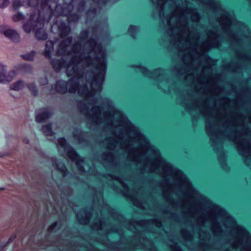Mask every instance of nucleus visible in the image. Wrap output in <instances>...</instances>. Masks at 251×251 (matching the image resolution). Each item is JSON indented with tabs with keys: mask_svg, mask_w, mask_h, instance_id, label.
Instances as JSON below:
<instances>
[{
	"mask_svg": "<svg viewBox=\"0 0 251 251\" xmlns=\"http://www.w3.org/2000/svg\"><path fill=\"white\" fill-rule=\"evenodd\" d=\"M206 221V217L204 214L199 216L197 218V223L200 226H203Z\"/></svg>",
	"mask_w": 251,
	"mask_h": 251,
	"instance_id": "obj_25",
	"label": "nucleus"
},
{
	"mask_svg": "<svg viewBox=\"0 0 251 251\" xmlns=\"http://www.w3.org/2000/svg\"><path fill=\"white\" fill-rule=\"evenodd\" d=\"M85 3L84 1H81L78 4V11L81 12L84 9Z\"/></svg>",
	"mask_w": 251,
	"mask_h": 251,
	"instance_id": "obj_30",
	"label": "nucleus"
},
{
	"mask_svg": "<svg viewBox=\"0 0 251 251\" xmlns=\"http://www.w3.org/2000/svg\"><path fill=\"white\" fill-rule=\"evenodd\" d=\"M48 83V79L46 77H43L40 80V83L42 85H45L47 84Z\"/></svg>",
	"mask_w": 251,
	"mask_h": 251,
	"instance_id": "obj_35",
	"label": "nucleus"
},
{
	"mask_svg": "<svg viewBox=\"0 0 251 251\" xmlns=\"http://www.w3.org/2000/svg\"><path fill=\"white\" fill-rule=\"evenodd\" d=\"M42 130L46 136H51L53 134L51 130V124L44 125L42 127Z\"/></svg>",
	"mask_w": 251,
	"mask_h": 251,
	"instance_id": "obj_23",
	"label": "nucleus"
},
{
	"mask_svg": "<svg viewBox=\"0 0 251 251\" xmlns=\"http://www.w3.org/2000/svg\"><path fill=\"white\" fill-rule=\"evenodd\" d=\"M35 32V36L38 40H44L47 38V34L43 29V26L40 28L39 26L36 28Z\"/></svg>",
	"mask_w": 251,
	"mask_h": 251,
	"instance_id": "obj_18",
	"label": "nucleus"
},
{
	"mask_svg": "<svg viewBox=\"0 0 251 251\" xmlns=\"http://www.w3.org/2000/svg\"><path fill=\"white\" fill-rule=\"evenodd\" d=\"M132 67H136L138 69V71L142 73L145 76L150 78H153L155 79L161 80V79H164L166 84L168 83L167 81L165 79L164 77V71L161 69H158L155 70L153 72H150L146 68L141 66H132Z\"/></svg>",
	"mask_w": 251,
	"mask_h": 251,
	"instance_id": "obj_6",
	"label": "nucleus"
},
{
	"mask_svg": "<svg viewBox=\"0 0 251 251\" xmlns=\"http://www.w3.org/2000/svg\"><path fill=\"white\" fill-rule=\"evenodd\" d=\"M88 37L87 30H83L80 34L78 42H75L72 47L70 45L72 38L69 37L60 42L56 51L57 55L67 56L69 61L64 58L61 59H53L50 63L56 72H59L63 68L67 67L71 64H74L75 70L84 71L95 70L99 72V81L97 85V90L100 91L101 83L104 80L106 70V51L99 42L95 33L92 37L85 42L83 47L81 43L84 42Z\"/></svg>",
	"mask_w": 251,
	"mask_h": 251,
	"instance_id": "obj_3",
	"label": "nucleus"
},
{
	"mask_svg": "<svg viewBox=\"0 0 251 251\" xmlns=\"http://www.w3.org/2000/svg\"><path fill=\"white\" fill-rule=\"evenodd\" d=\"M206 118L205 129L214 150L218 152V160L221 167L228 170L226 163V154L222 150V143L225 139L232 141L236 145L240 155L244 158L245 163L251 166V143L244 138L242 121L232 114L225 111L220 113L215 107L209 105H198V116Z\"/></svg>",
	"mask_w": 251,
	"mask_h": 251,
	"instance_id": "obj_2",
	"label": "nucleus"
},
{
	"mask_svg": "<svg viewBox=\"0 0 251 251\" xmlns=\"http://www.w3.org/2000/svg\"><path fill=\"white\" fill-rule=\"evenodd\" d=\"M24 142L25 143L28 144L29 143V140L27 138H25L24 139Z\"/></svg>",
	"mask_w": 251,
	"mask_h": 251,
	"instance_id": "obj_39",
	"label": "nucleus"
},
{
	"mask_svg": "<svg viewBox=\"0 0 251 251\" xmlns=\"http://www.w3.org/2000/svg\"><path fill=\"white\" fill-rule=\"evenodd\" d=\"M92 228L94 230H103L105 228V224L102 220H100L98 222L94 223L92 225Z\"/></svg>",
	"mask_w": 251,
	"mask_h": 251,
	"instance_id": "obj_22",
	"label": "nucleus"
},
{
	"mask_svg": "<svg viewBox=\"0 0 251 251\" xmlns=\"http://www.w3.org/2000/svg\"><path fill=\"white\" fill-rule=\"evenodd\" d=\"M140 223L141 225L148 224L149 225L154 226L160 228L162 226V223L161 221L158 219H152L148 221H141Z\"/></svg>",
	"mask_w": 251,
	"mask_h": 251,
	"instance_id": "obj_19",
	"label": "nucleus"
},
{
	"mask_svg": "<svg viewBox=\"0 0 251 251\" xmlns=\"http://www.w3.org/2000/svg\"><path fill=\"white\" fill-rule=\"evenodd\" d=\"M25 86V84L23 81L19 80L13 83H12L10 87L11 90L14 91H19Z\"/></svg>",
	"mask_w": 251,
	"mask_h": 251,
	"instance_id": "obj_20",
	"label": "nucleus"
},
{
	"mask_svg": "<svg viewBox=\"0 0 251 251\" xmlns=\"http://www.w3.org/2000/svg\"><path fill=\"white\" fill-rule=\"evenodd\" d=\"M100 196L101 197V200H100V201H101L103 204V207L102 208V211H104V209H107L109 212H110V208L109 207V206L106 204H104L103 203V200H102V196L101 194H100Z\"/></svg>",
	"mask_w": 251,
	"mask_h": 251,
	"instance_id": "obj_33",
	"label": "nucleus"
},
{
	"mask_svg": "<svg viewBox=\"0 0 251 251\" xmlns=\"http://www.w3.org/2000/svg\"><path fill=\"white\" fill-rule=\"evenodd\" d=\"M204 234H205V237H207V236H208L209 235L207 234V232H204Z\"/></svg>",
	"mask_w": 251,
	"mask_h": 251,
	"instance_id": "obj_40",
	"label": "nucleus"
},
{
	"mask_svg": "<svg viewBox=\"0 0 251 251\" xmlns=\"http://www.w3.org/2000/svg\"><path fill=\"white\" fill-rule=\"evenodd\" d=\"M24 19V16L21 13H17L12 17V19L14 22H18Z\"/></svg>",
	"mask_w": 251,
	"mask_h": 251,
	"instance_id": "obj_28",
	"label": "nucleus"
},
{
	"mask_svg": "<svg viewBox=\"0 0 251 251\" xmlns=\"http://www.w3.org/2000/svg\"><path fill=\"white\" fill-rule=\"evenodd\" d=\"M181 235L186 242H191L192 241L193 234L186 229H182L181 230Z\"/></svg>",
	"mask_w": 251,
	"mask_h": 251,
	"instance_id": "obj_21",
	"label": "nucleus"
},
{
	"mask_svg": "<svg viewBox=\"0 0 251 251\" xmlns=\"http://www.w3.org/2000/svg\"><path fill=\"white\" fill-rule=\"evenodd\" d=\"M15 76L16 73L14 71H11L7 73L6 66L0 64V83L9 82Z\"/></svg>",
	"mask_w": 251,
	"mask_h": 251,
	"instance_id": "obj_8",
	"label": "nucleus"
},
{
	"mask_svg": "<svg viewBox=\"0 0 251 251\" xmlns=\"http://www.w3.org/2000/svg\"><path fill=\"white\" fill-rule=\"evenodd\" d=\"M68 14L69 15V16L68 18L69 22L72 21H76L79 18L78 15L77 14L71 15L70 12L68 13Z\"/></svg>",
	"mask_w": 251,
	"mask_h": 251,
	"instance_id": "obj_29",
	"label": "nucleus"
},
{
	"mask_svg": "<svg viewBox=\"0 0 251 251\" xmlns=\"http://www.w3.org/2000/svg\"><path fill=\"white\" fill-rule=\"evenodd\" d=\"M96 3L99 0H94ZM152 16L159 18L168 26L171 44L180 52L186 51V8L177 6L176 0H151Z\"/></svg>",
	"mask_w": 251,
	"mask_h": 251,
	"instance_id": "obj_4",
	"label": "nucleus"
},
{
	"mask_svg": "<svg viewBox=\"0 0 251 251\" xmlns=\"http://www.w3.org/2000/svg\"><path fill=\"white\" fill-rule=\"evenodd\" d=\"M59 225V223L58 222H55L53 225H51L48 228L49 231L51 232L55 230L56 228V227Z\"/></svg>",
	"mask_w": 251,
	"mask_h": 251,
	"instance_id": "obj_31",
	"label": "nucleus"
},
{
	"mask_svg": "<svg viewBox=\"0 0 251 251\" xmlns=\"http://www.w3.org/2000/svg\"><path fill=\"white\" fill-rule=\"evenodd\" d=\"M43 26V21L39 18L38 15L32 14L29 20L23 25L24 31L28 33L33 30H36L37 27Z\"/></svg>",
	"mask_w": 251,
	"mask_h": 251,
	"instance_id": "obj_7",
	"label": "nucleus"
},
{
	"mask_svg": "<svg viewBox=\"0 0 251 251\" xmlns=\"http://www.w3.org/2000/svg\"><path fill=\"white\" fill-rule=\"evenodd\" d=\"M95 12L94 11V10H90V11H89L87 13V17H89V16H90L91 15H95Z\"/></svg>",
	"mask_w": 251,
	"mask_h": 251,
	"instance_id": "obj_37",
	"label": "nucleus"
},
{
	"mask_svg": "<svg viewBox=\"0 0 251 251\" xmlns=\"http://www.w3.org/2000/svg\"><path fill=\"white\" fill-rule=\"evenodd\" d=\"M58 30L61 37H63L68 35L70 32V27L64 23H60L58 25Z\"/></svg>",
	"mask_w": 251,
	"mask_h": 251,
	"instance_id": "obj_17",
	"label": "nucleus"
},
{
	"mask_svg": "<svg viewBox=\"0 0 251 251\" xmlns=\"http://www.w3.org/2000/svg\"><path fill=\"white\" fill-rule=\"evenodd\" d=\"M101 163L106 166L114 167L116 165V159L113 153L109 152L103 153L101 156Z\"/></svg>",
	"mask_w": 251,
	"mask_h": 251,
	"instance_id": "obj_11",
	"label": "nucleus"
},
{
	"mask_svg": "<svg viewBox=\"0 0 251 251\" xmlns=\"http://www.w3.org/2000/svg\"><path fill=\"white\" fill-rule=\"evenodd\" d=\"M51 162L54 169L60 172L63 177L66 176L67 170L63 163L58 162L56 159L53 158H51Z\"/></svg>",
	"mask_w": 251,
	"mask_h": 251,
	"instance_id": "obj_13",
	"label": "nucleus"
},
{
	"mask_svg": "<svg viewBox=\"0 0 251 251\" xmlns=\"http://www.w3.org/2000/svg\"><path fill=\"white\" fill-rule=\"evenodd\" d=\"M92 214V212L91 210L88 211L85 209H82L77 212L76 216L80 224L86 225L89 223Z\"/></svg>",
	"mask_w": 251,
	"mask_h": 251,
	"instance_id": "obj_10",
	"label": "nucleus"
},
{
	"mask_svg": "<svg viewBox=\"0 0 251 251\" xmlns=\"http://www.w3.org/2000/svg\"><path fill=\"white\" fill-rule=\"evenodd\" d=\"M171 247L173 251H182L181 249L176 244L171 245Z\"/></svg>",
	"mask_w": 251,
	"mask_h": 251,
	"instance_id": "obj_32",
	"label": "nucleus"
},
{
	"mask_svg": "<svg viewBox=\"0 0 251 251\" xmlns=\"http://www.w3.org/2000/svg\"><path fill=\"white\" fill-rule=\"evenodd\" d=\"M158 86H159L160 89H162L161 87L160 86L159 84L158 85Z\"/></svg>",
	"mask_w": 251,
	"mask_h": 251,
	"instance_id": "obj_42",
	"label": "nucleus"
},
{
	"mask_svg": "<svg viewBox=\"0 0 251 251\" xmlns=\"http://www.w3.org/2000/svg\"><path fill=\"white\" fill-rule=\"evenodd\" d=\"M59 153L63 156L67 157L75 164L79 173H87L89 175L96 176L97 172L94 167L86 165L83 159L78 155L75 151L68 144L63 138L58 139L57 145Z\"/></svg>",
	"mask_w": 251,
	"mask_h": 251,
	"instance_id": "obj_5",
	"label": "nucleus"
},
{
	"mask_svg": "<svg viewBox=\"0 0 251 251\" xmlns=\"http://www.w3.org/2000/svg\"><path fill=\"white\" fill-rule=\"evenodd\" d=\"M0 33L13 42H18L20 39L19 35L14 30L8 28L4 25H0Z\"/></svg>",
	"mask_w": 251,
	"mask_h": 251,
	"instance_id": "obj_9",
	"label": "nucleus"
},
{
	"mask_svg": "<svg viewBox=\"0 0 251 251\" xmlns=\"http://www.w3.org/2000/svg\"><path fill=\"white\" fill-rule=\"evenodd\" d=\"M1 189H2V188H0V190H1Z\"/></svg>",
	"mask_w": 251,
	"mask_h": 251,
	"instance_id": "obj_47",
	"label": "nucleus"
},
{
	"mask_svg": "<svg viewBox=\"0 0 251 251\" xmlns=\"http://www.w3.org/2000/svg\"><path fill=\"white\" fill-rule=\"evenodd\" d=\"M51 115L49 109L44 108L40 109L37 112L36 116V121L38 123H42L49 119Z\"/></svg>",
	"mask_w": 251,
	"mask_h": 251,
	"instance_id": "obj_12",
	"label": "nucleus"
},
{
	"mask_svg": "<svg viewBox=\"0 0 251 251\" xmlns=\"http://www.w3.org/2000/svg\"><path fill=\"white\" fill-rule=\"evenodd\" d=\"M250 62H251V59H250Z\"/></svg>",
	"mask_w": 251,
	"mask_h": 251,
	"instance_id": "obj_46",
	"label": "nucleus"
},
{
	"mask_svg": "<svg viewBox=\"0 0 251 251\" xmlns=\"http://www.w3.org/2000/svg\"><path fill=\"white\" fill-rule=\"evenodd\" d=\"M138 27L131 25L128 29V33L132 37L134 38L136 33L138 31Z\"/></svg>",
	"mask_w": 251,
	"mask_h": 251,
	"instance_id": "obj_26",
	"label": "nucleus"
},
{
	"mask_svg": "<svg viewBox=\"0 0 251 251\" xmlns=\"http://www.w3.org/2000/svg\"><path fill=\"white\" fill-rule=\"evenodd\" d=\"M35 54V52L33 51H32L28 53L22 55L21 57L25 60L32 61L34 59Z\"/></svg>",
	"mask_w": 251,
	"mask_h": 251,
	"instance_id": "obj_24",
	"label": "nucleus"
},
{
	"mask_svg": "<svg viewBox=\"0 0 251 251\" xmlns=\"http://www.w3.org/2000/svg\"><path fill=\"white\" fill-rule=\"evenodd\" d=\"M87 133L83 132L80 129L76 128L73 132L74 138L78 141L79 143H82L87 141Z\"/></svg>",
	"mask_w": 251,
	"mask_h": 251,
	"instance_id": "obj_15",
	"label": "nucleus"
},
{
	"mask_svg": "<svg viewBox=\"0 0 251 251\" xmlns=\"http://www.w3.org/2000/svg\"><path fill=\"white\" fill-rule=\"evenodd\" d=\"M201 233H202V231H200V232L199 233L200 239L201 240H204V239L202 237Z\"/></svg>",
	"mask_w": 251,
	"mask_h": 251,
	"instance_id": "obj_38",
	"label": "nucleus"
},
{
	"mask_svg": "<svg viewBox=\"0 0 251 251\" xmlns=\"http://www.w3.org/2000/svg\"><path fill=\"white\" fill-rule=\"evenodd\" d=\"M9 2V1L8 0H1L0 7L2 8H5L8 5Z\"/></svg>",
	"mask_w": 251,
	"mask_h": 251,
	"instance_id": "obj_34",
	"label": "nucleus"
},
{
	"mask_svg": "<svg viewBox=\"0 0 251 251\" xmlns=\"http://www.w3.org/2000/svg\"><path fill=\"white\" fill-rule=\"evenodd\" d=\"M54 43L52 41H48L45 45L44 50V56L46 58L50 59L51 57V53L53 50Z\"/></svg>",
	"mask_w": 251,
	"mask_h": 251,
	"instance_id": "obj_16",
	"label": "nucleus"
},
{
	"mask_svg": "<svg viewBox=\"0 0 251 251\" xmlns=\"http://www.w3.org/2000/svg\"><path fill=\"white\" fill-rule=\"evenodd\" d=\"M109 177L112 180L116 181L117 183L120 184V185L122 187V188L124 189L125 191L124 192V195L125 196H129L130 194L129 193L128 186L125 182H124L123 179L121 177H120V176H115L113 175H110Z\"/></svg>",
	"mask_w": 251,
	"mask_h": 251,
	"instance_id": "obj_14",
	"label": "nucleus"
},
{
	"mask_svg": "<svg viewBox=\"0 0 251 251\" xmlns=\"http://www.w3.org/2000/svg\"><path fill=\"white\" fill-rule=\"evenodd\" d=\"M232 71H233V72H236V70H232Z\"/></svg>",
	"mask_w": 251,
	"mask_h": 251,
	"instance_id": "obj_43",
	"label": "nucleus"
},
{
	"mask_svg": "<svg viewBox=\"0 0 251 251\" xmlns=\"http://www.w3.org/2000/svg\"><path fill=\"white\" fill-rule=\"evenodd\" d=\"M114 231L117 232V230H114Z\"/></svg>",
	"mask_w": 251,
	"mask_h": 251,
	"instance_id": "obj_44",
	"label": "nucleus"
},
{
	"mask_svg": "<svg viewBox=\"0 0 251 251\" xmlns=\"http://www.w3.org/2000/svg\"><path fill=\"white\" fill-rule=\"evenodd\" d=\"M72 63L67 67V75L71 77L70 79L58 80L51 89L61 94L77 92L83 98L78 102V109L86 118L89 127L103 124L113 135L104 140L106 148L124 150L127 153V160L138 166L142 173H155L160 175L159 151L150 144L137 127L115 108L112 101L100 96L104 80L100 90H97L99 72L78 71Z\"/></svg>",
	"mask_w": 251,
	"mask_h": 251,
	"instance_id": "obj_1",
	"label": "nucleus"
},
{
	"mask_svg": "<svg viewBox=\"0 0 251 251\" xmlns=\"http://www.w3.org/2000/svg\"><path fill=\"white\" fill-rule=\"evenodd\" d=\"M13 6L14 9H17L19 6H20V2L18 0L14 1L13 4Z\"/></svg>",
	"mask_w": 251,
	"mask_h": 251,
	"instance_id": "obj_36",
	"label": "nucleus"
},
{
	"mask_svg": "<svg viewBox=\"0 0 251 251\" xmlns=\"http://www.w3.org/2000/svg\"><path fill=\"white\" fill-rule=\"evenodd\" d=\"M68 7L69 8H72V6H71V5H68Z\"/></svg>",
	"mask_w": 251,
	"mask_h": 251,
	"instance_id": "obj_41",
	"label": "nucleus"
},
{
	"mask_svg": "<svg viewBox=\"0 0 251 251\" xmlns=\"http://www.w3.org/2000/svg\"><path fill=\"white\" fill-rule=\"evenodd\" d=\"M27 86L34 95H37V89L36 85L34 83H29L27 84Z\"/></svg>",
	"mask_w": 251,
	"mask_h": 251,
	"instance_id": "obj_27",
	"label": "nucleus"
},
{
	"mask_svg": "<svg viewBox=\"0 0 251 251\" xmlns=\"http://www.w3.org/2000/svg\"><path fill=\"white\" fill-rule=\"evenodd\" d=\"M226 251H230L229 250H226Z\"/></svg>",
	"mask_w": 251,
	"mask_h": 251,
	"instance_id": "obj_45",
	"label": "nucleus"
}]
</instances>
